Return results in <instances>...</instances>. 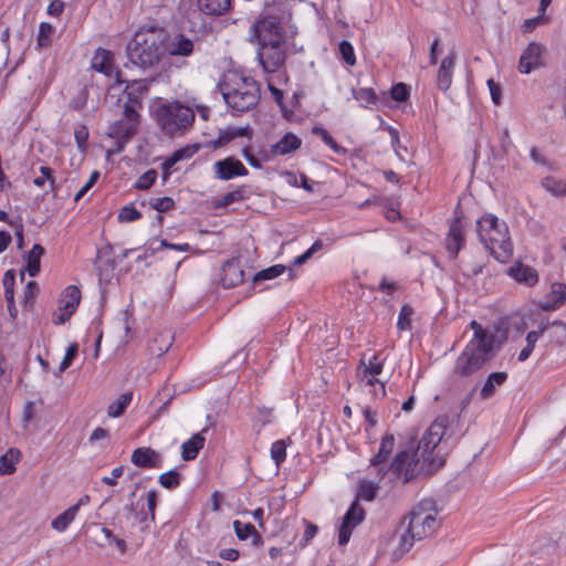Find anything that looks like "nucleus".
Segmentation results:
<instances>
[{"label": "nucleus", "mask_w": 566, "mask_h": 566, "mask_svg": "<svg viewBox=\"0 0 566 566\" xmlns=\"http://www.w3.org/2000/svg\"><path fill=\"white\" fill-rule=\"evenodd\" d=\"M167 33L160 28L139 30L127 43L126 54L128 61L143 70L157 67L166 52Z\"/></svg>", "instance_id": "nucleus-1"}, {"label": "nucleus", "mask_w": 566, "mask_h": 566, "mask_svg": "<svg viewBox=\"0 0 566 566\" xmlns=\"http://www.w3.org/2000/svg\"><path fill=\"white\" fill-rule=\"evenodd\" d=\"M430 501H422L403 518L400 524L402 530L400 534L398 549L405 554L408 553L416 541H421L432 535L440 526L436 513H430Z\"/></svg>", "instance_id": "nucleus-2"}, {"label": "nucleus", "mask_w": 566, "mask_h": 566, "mask_svg": "<svg viewBox=\"0 0 566 566\" xmlns=\"http://www.w3.org/2000/svg\"><path fill=\"white\" fill-rule=\"evenodd\" d=\"M459 418V415H440L430 424L413 451V458L406 470L405 483H409L420 473L419 454L424 457L429 451H434L443 438L455 434Z\"/></svg>", "instance_id": "nucleus-3"}, {"label": "nucleus", "mask_w": 566, "mask_h": 566, "mask_svg": "<svg viewBox=\"0 0 566 566\" xmlns=\"http://www.w3.org/2000/svg\"><path fill=\"white\" fill-rule=\"evenodd\" d=\"M285 11L283 2H266L249 29L251 43L285 41Z\"/></svg>", "instance_id": "nucleus-4"}, {"label": "nucleus", "mask_w": 566, "mask_h": 566, "mask_svg": "<svg viewBox=\"0 0 566 566\" xmlns=\"http://www.w3.org/2000/svg\"><path fill=\"white\" fill-rule=\"evenodd\" d=\"M496 337L471 339L455 360L454 374L470 377L483 368L495 355Z\"/></svg>", "instance_id": "nucleus-5"}, {"label": "nucleus", "mask_w": 566, "mask_h": 566, "mask_svg": "<svg viewBox=\"0 0 566 566\" xmlns=\"http://www.w3.org/2000/svg\"><path fill=\"white\" fill-rule=\"evenodd\" d=\"M154 118L160 129L172 137L190 128L195 122V112L175 101L159 105L154 112Z\"/></svg>", "instance_id": "nucleus-6"}, {"label": "nucleus", "mask_w": 566, "mask_h": 566, "mask_svg": "<svg viewBox=\"0 0 566 566\" xmlns=\"http://www.w3.org/2000/svg\"><path fill=\"white\" fill-rule=\"evenodd\" d=\"M219 87L227 105L240 113L254 108L260 101L259 85L251 77H243L235 88H231L228 83H220Z\"/></svg>", "instance_id": "nucleus-7"}, {"label": "nucleus", "mask_w": 566, "mask_h": 566, "mask_svg": "<svg viewBox=\"0 0 566 566\" xmlns=\"http://www.w3.org/2000/svg\"><path fill=\"white\" fill-rule=\"evenodd\" d=\"M284 42L285 41H271L266 43H255L258 45L256 56L264 72L274 73L283 65L286 57L283 48Z\"/></svg>", "instance_id": "nucleus-8"}, {"label": "nucleus", "mask_w": 566, "mask_h": 566, "mask_svg": "<svg viewBox=\"0 0 566 566\" xmlns=\"http://www.w3.org/2000/svg\"><path fill=\"white\" fill-rule=\"evenodd\" d=\"M547 49L538 42H531L522 52L518 60V71L522 74H530L531 72L545 66L544 55Z\"/></svg>", "instance_id": "nucleus-9"}, {"label": "nucleus", "mask_w": 566, "mask_h": 566, "mask_svg": "<svg viewBox=\"0 0 566 566\" xmlns=\"http://www.w3.org/2000/svg\"><path fill=\"white\" fill-rule=\"evenodd\" d=\"M365 515V510L359 505L356 499L343 516L342 524L338 528V544L340 546H345L349 542L354 528L364 521Z\"/></svg>", "instance_id": "nucleus-10"}, {"label": "nucleus", "mask_w": 566, "mask_h": 566, "mask_svg": "<svg viewBox=\"0 0 566 566\" xmlns=\"http://www.w3.org/2000/svg\"><path fill=\"white\" fill-rule=\"evenodd\" d=\"M154 81V77L125 81L122 78V72L119 70L115 73V83H126L124 93L127 95V99L137 104L139 108L142 107V96L148 93L149 84Z\"/></svg>", "instance_id": "nucleus-11"}, {"label": "nucleus", "mask_w": 566, "mask_h": 566, "mask_svg": "<svg viewBox=\"0 0 566 566\" xmlns=\"http://www.w3.org/2000/svg\"><path fill=\"white\" fill-rule=\"evenodd\" d=\"M214 177L220 180H231L235 177L247 176L249 174L245 166L235 157H227L213 164Z\"/></svg>", "instance_id": "nucleus-12"}, {"label": "nucleus", "mask_w": 566, "mask_h": 566, "mask_svg": "<svg viewBox=\"0 0 566 566\" xmlns=\"http://www.w3.org/2000/svg\"><path fill=\"white\" fill-rule=\"evenodd\" d=\"M395 447V437L392 433H386L381 438L378 452L370 459V465L376 469V475L382 480L387 474L386 462L389 459Z\"/></svg>", "instance_id": "nucleus-13"}, {"label": "nucleus", "mask_w": 566, "mask_h": 566, "mask_svg": "<svg viewBox=\"0 0 566 566\" xmlns=\"http://www.w3.org/2000/svg\"><path fill=\"white\" fill-rule=\"evenodd\" d=\"M221 283L224 289H231L244 281V271L239 259L226 261L221 268Z\"/></svg>", "instance_id": "nucleus-14"}, {"label": "nucleus", "mask_w": 566, "mask_h": 566, "mask_svg": "<svg viewBox=\"0 0 566 566\" xmlns=\"http://www.w3.org/2000/svg\"><path fill=\"white\" fill-rule=\"evenodd\" d=\"M486 249L494 251L495 244H499V248L505 253L509 254L512 250L511 239L509 237V229L504 221H502L499 226H496V230H493L492 233L485 238L480 240Z\"/></svg>", "instance_id": "nucleus-15"}, {"label": "nucleus", "mask_w": 566, "mask_h": 566, "mask_svg": "<svg viewBox=\"0 0 566 566\" xmlns=\"http://www.w3.org/2000/svg\"><path fill=\"white\" fill-rule=\"evenodd\" d=\"M130 461L138 468L155 469L161 467L163 458L150 447H140L133 451Z\"/></svg>", "instance_id": "nucleus-16"}, {"label": "nucleus", "mask_w": 566, "mask_h": 566, "mask_svg": "<svg viewBox=\"0 0 566 566\" xmlns=\"http://www.w3.org/2000/svg\"><path fill=\"white\" fill-rule=\"evenodd\" d=\"M464 235L462 224L459 218H455L450 224L446 239V248L451 259H457L459 252L464 245Z\"/></svg>", "instance_id": "nucleus-17"}, {"label": "nucleus", "mask_w": 566, "mask_h": 566, "mask_svg": "<svg viewBox=\"0 0 566 566\" xmlns=\"http://www.w3.org/2000/svg\"><path fill=\"white\" fill-rule=\"evenodd\" d=\"M457 53L450 51L449 54L441 61V65L437 75L438 88L446 92L452 83V72L455 65Z\"/></svg>", "instance_id": "nucleus-18"}, {"label": "nucleus", "mask_w": 566, "mask_h": 566, "mask_svg": "<svg viewBox=\"0 0 566 566\" xmlns=\"http://www.w3.org/2000/svg\"><path fill=\"white\" fill-rule=\"evenodd\" d=\"M166 52L172 56H190L195 50V43L182 33L176 34L166 45Z\"/></svg>", "instance_id": "nucleus-19"}, {"label": "nucleus", "mask_w": 566, "mask_h": 566, "mask_svg": "<svg viewBox=\"0 0 566 566\" xmlns=\"http://www.w3.org/2000/svg\"><path fill=\"white\" fill-rule=\"evenodd\" d=\"M197 8L206 15L219 17L231 10L232 0H197Z\"/></svg>", "instance_id": "nucleus-20"}, {"label": "nucleus", "mask_w": 566, "mask_h": 566, "mask_svg": "<svg viewBox=\"0 0 566 566\" xmlns=\"http://www.w3.org/2000/svg\"><path fill=\"white\" fill-rule=\"evenodd\" d=\"M507 273L517 282L524 283L527 286H533L538 281V274L536 270L521 262L515 263L513 266H511Z\"/></svg>", "instance_id": "nucleus-21"}, {"label": "nucleus", "mask_w": 566, "mask_h": 566, "mask_svg": "<svg viewBox=\"0 0 566 566\" xmlns=\"http://www.w3.org/2000/svg\"><path fill=\"white\" fill-rule=\"evenodd\" d=\"M137 126L130 125V123L126 122L124 118H120L108 127L107 135L112 138L118 139V144L128 143L137 133Z\"/></svg>", "instance_id": "nucleus-22"}, {"label": "nucleus", "mask_w": 566, "mask_h": 566, "mask_svg": "<svg viewBox=\"0 0 566 566\" xmlns=\"http://www.w3.org/2000/svg\"><path fill=\"white\" fill-rule=\"evenodd\" d=\"M412 458L413 453L410 454L408 450H400L394 457L390 464L388 467L386 465L387 473H390L394 476V479H399L402 476V482L405 483L406 470Z\"/></svg>", "instance_id": "nucleus-23"}, {"label": "nucleus", "mask_w": 566, "mask_h": 566, "mask_svg": "<svg viewBox=\"0 0 566 566\" xmlns=\"http://www.w3.org/2000/svg\"><path fill=\"white\" fill-rule=\"evenodd\" d=\"M208 428H203L201 432L195 433L189 440L185 441L181 446V458L185 461L195 460L200 450L205 446L206 438L203 437V432H206Z\"/></svg>", "instance_id": "nucleus-24"}, {"label": "nucleus", "mask_w": 566, "mask_h": 566, "mask_svg": "<svg viewBox=\"0 0 566 566\" xmlns=\"http://www.w3.org/2000/svg\"><path fill=\"white\" fill-rule=\"evenodd\" d=\"M14 282H15V273L13 270H8L2 279V284L4 287V297L7 302L8 312L12 319H15L18 316V308L14 302Z\"/></svg>", "instance_id": "nucleus-25"}, {"label": "nucleus", "mask_w": 566, "mask_h": 566, "mask_svg": "<svg viewBox=\"0 0 566 566\" xmlns=\"http://www.w3.org/2000/svg\"><path fill=\"white\" fill-rule=\"evenodd\" d=\"M302 145L301 138L293 133H286L276 144L271 146V154L283 156L297 150Z\"/></svg>", "instance_id": "nucleus-26"}, {"label": "nucleus", "mask_w": 566, "mask_h": 566, "mask_svg": "<svg viewBox=\"0 0 566 566\" xmlns=\"http://www.w3.org/2000/svg\"><path fill=\"white\" fill-rule=\"evenodd\" d=\"M252 128L250 126L244 127H228L219 132V136L211 143L214 149L221 148L237 137L251 136Z\"/></svg>", "instance_id": "nucleus-27"}, {"label": "nucleus", "mask_w": 566, "mask_h": 566, "mask_svg": "<svg viewBox=\"0 0 566 566\" xmlns=\"http://www.w3.org/2000/svg\"><path fill=\"white\" fill-rule=\"evenodd\" d=\"M92 67L105 75L112 74L113 55L111 51L98 48L92 59Z\"/></svg>", "instance_id": "nucleus-28"}, {"label": "nucleus", "mask_w": 566, "mask_h": 566, "mask_svg": "<svg viewBox=\"0 0 566 566\" xmlns=\"http://www.w3.org/2000/svg\"><path fill=\"white\" fill-rule=\"evenodd\" d=\"M45 249L36 243L25 255V271L30 276L34 277L40 273L41 270V258L44 255Z\"/></svg>", "instance_id": "nucleus-29"}, {"label": "nucleus", "mask_w": 566, "mask_h": 566, "mask_svg": "<svg viewBox=\"0 0 566 566\" xmlns=\"http://www.w3.org/2000/svg\"><path fill=\"white\" fill-rule=\"evenodd\" d=\"M507 380V374L505 371L491 373L480 392L482 399H490L496 391V386H502Z\"/></svg>", "instance_id": "nucleus-30"}, {"label": "nucleus", "mask_w": 566, "mask_h": 566, "mask_svg": "<svg viewBox=\"0 0 566 566\" xmlns=\"http://www.w3.org/2000/svg\"><path fill=\"white\" fill-rule=\"evenodd\" d=\"M21 451L17 448H10L0 457V474L10 475L15 472V464L21 459Z\"/></svg>", "instance_id": "nucleus-31"}, {"label": "nucleus", "mask_w": 566, "mask_h": 566, "mask_svg": "<svg viewBox=\"0 0 566 566\" xmlns=\"http://www.w3.org/2000/svg\"><path fill=\"white\" fill-rule=\"evenodd\" d=\"M81 302V291L75 285H69L62 293L60 300V310H69L73 313Z\"/></svg>", "instance_id": "nucleus-32"}, {"label": "nucleus", "mask_w": 566, "mask_h": 566, "mask_svg": "<svg viewBox=\"0 0 566 566\" xmlns=\"http://www.w3.org/2000/svg\"><path fill=\"white\" fill-rule=\"evenodd\" d=\"M502 221L494 214H485L480 218L476 222V232L480 238L489 237L493 230H496V226H499Z\"/></svg>", "instance_id": "nucleus-33"}, {"label": "nucleus", "mask_w": 566, "mask_h": 566, "mask_svg": "<svg viewBox=\"0 0 566 566\" xmlns=\"http://www.w3.org/2000/svg\"><path fill=\"white\" fill-rule=\"evenodd\" d=\"M286 271V266L283 264H275L272 266H269L266 269H263L259 272H256L252 277V284L253 286L258 285L259 283L275 279L280 275H282Z\"/></svg>", "instance_id": "nucleus-34"}, {"label": "nucleus", "mask_w": 566, "mask_h": 566, "mask_svg": "<svg viewBox=\"0 0 566 566\" xmlns=\"http://www.w3.org/2000/svg\"><path fill=\"white\" fill-rule=\"evenodd\" d=\"M77 514V506H70L63 513L57 515L51 523L52 527L57 532H64L74 521Z\"/></svg>", "instance_id": "nucleus-35"}, {"label": "nucleus", "mask_w": 566, "mask_h": 566, "mask_svg": "<svg viewBox=\"0 0 566 566\" xmlns=\"http://www.w3.org/2000/svg\"><path fill=\"white\" fill-rule=\"evenodd\" d=\"M552 295L553 302L547 301L542 304V308L545 311H551L556 308L558 305L563 304L566 301V284L564 283H554L552 285Z\"/></svg>", "instance_id": "nucleus-36"}, {"label": "nucleus", "mask_w": 566, "mask_h": 566, "mask_svg": "<svg viewBox=\"0 0 566 566\" xmlns=\"http://www.w3.org/2000/svg\"><path fill=\"white\" fill-rule=\"evenodd\" d=\"M133 392H125L118 397L116 401L111 403L107 408V415L113 418L120 417L128 405L132 402Z\"/></svg>", "instance_id": "nucleus-37"}, {"label": "nucleus", "mask_w": 566, "mask_h": 566, "mask_svg": "<svg viewBox=\"0 0 566 566\" xmlns=\"http://www.w3.org/2000/svg\"><path fill=\"white\" fill-rule=\"evenodd\" d=\"M40 291L39 284L35 281H29L24 287L21 305L23 310H32L36 295Z\"/></svg>", "instance_id": "nucleus-38"}, {"label": "nucleus", "mask_w": 566, "mask_h": 566, "mask_svg": "<svg viewBox=\"0 0 566 566\" xmlns=\"http://www.w3.org/2000/svg\"><path fill=\"white\" fill-rule=\"evenodd\" d=\"M353 97L360 103L363 107H368L369 105H376L378 97L376 92L373 88H359L352 90Z\"/></svg>", "instance_id": "nucleus-39"}, {"label": "nucleus", "mask_w": 566, "mask_h": 566, "mask_svg": "<svg viewBox=\"0 0 566 566\" xmlns=\"http://www.w3.org/2000/svg\"><path fill=\"white\" fill-rule=\"evenodd\" d=\"M543 187L556 197L566 196V181L555 177H546L542 181Z\"/></svg>", "instance_id": "nucleus-40"}, {"label": "nucleus", "mask_w": 566, "mask_h": 566, "mask_svg": "<svg viewBox=\"0 0 566 566\" xmlns=\"http://www.w3.org/2000/svg\"><path fill=\"white\" fill-rule=\"evenodd\" d=\"M421 460L423 461L422 465H427V472L429 474L434 473L440 468H442L444 465V463H446V459L443 457L438 455V454L434 455V451H429L428 454H426L424 457H421L419 454V462Z\"/></svg>", "instance_id": "nucleus-41"}, {"label": "nucleus", "mask_w": 566, "mask_h": 566, "mask_svg": "<svg viewBox=\"0 0 566 566\" xmlns=\"http://www.w3.org/2000/svg\"><path fill=\"white\" fill-rule=\"evenodd\" d=\"M312 134L317 135L322 140L329 146L336 154H345L346 149L336 143V140L329 135V133L322 126H314Z\"/></svg>", "instance_id": "nucleus-42"}, {"label": "nucleus", "mask_w": 566, "mask_h": 566, "mask_svg": "<svg viewBox=\"0 0 566 566\" xmlns=\"http://www.w3.org/2000/svg\"><path fill=\"white\" fill-rule=\"evenodd\" d=\"M78 353V345L76 343H72L66 348L64 358L62 359L59 369L53 371V375L59 377L63 371H65L75 359L76 355Z\"/></svg>", "instance_id": "nucleus-43"}, {"label": "nucleus", "mask_w": 566, "mask_h": 566, "mask_svg": "<svg viewBox=\"0 0 566 566\" xmlns=\"http://www.w3.org/2000/svg\"><path fill=\"white\" fill-rule=\"evenodd\" d=\"M158 482L168 490H174L180 485L181 475L177 470L172 469L159 475Z\"/></svg>", "instance_id": "nucleus-44"}, {"label": "nucleus", "mask_w": 566, "mask_h": 566, "mask_svg": "<svg viewBox=\"0 0 566 566\" xmlns=\"http://www.w3.org/2000/svg\"><path fill=\"white\" fill-rule=\"evenodd\" d=\"M378 488V484L371 481L359 482L357 490V499L363 497L368 502L374 501L376 499Z\"/></svg>", "instance_id": "nucleus-45"}, {"label": "nucleus", "mask_w": 566, "mask_h": 566, "mask_svg": "<svg viewBox=\"0 0 566 566\" xmlns=\"http://www.w3.org/2000/svg\"><path fill=\"white\" fill-rule=\"evenodd\" d=\"M549 337L556 344H564L566 342V324L562 321H554L549 323Z\"/></svg>", "instance_id": "nucleus-46"}, {"label": "nucleus", "mask_w": 566, "mask_h": 566, "mask_svg": "<svg viewBox=\"0 0 566 566\" xmlns=\"http://www.w3.org/2000/svg\"><path fill=\"white\" fill-rule=\"evenodd\" d=\"M148 203L151 209L159 213L168 212L175 208V201L170 197L150 198Z\"/></svg>", "instance_id": "nucleus-47"}, {"label": "nucleus", "mask_w": 566, "mask_h": 566, "mask_svg": "<svg viewBox=\"0 0 566 566\" xmlns=\"http://www.w3.org/2000/svg\"><path fill=\"white\" fill-rule=\"evenodd\" d=\"M413 315V308L409 304L402 305L400 308L397 327L400 331L411 329V316Z\"/></svg>", "instance_id": "nucleus-48"}, {"label": "nucleus", "mask_w": 566, "mask_h": 566, "mask_svg": "<svg viewBox=\"0 0 566 566\" xmlns=\"http://www.w3.org/2000/svg\"><path fill=\"white\" fill-rule=\"evenodd\" d=\"M137 107H138L137 104H134L127 99V102L124 104L122 118H124L126 122L130 123V125H135L138 127L140 115L137 111Z\"/></svg>", "instance_id": "nucleus-49"}, {"label": "nucleus", "mask_w": 566, "mask_h": 566, "mask_svg": "<svg viewBox=\"0 0 566 566\" xmlns=\"http://www.w3.org/2000/svg\"><path fill=\"white\" fill-rule=\"evenodd\" d=\"M271 458L277 467L286 459V443L284 440H277L272 443Z\"/></svg>", "instance_id": "nucleus-50"}, {"label": "nucleus", "mask_w": 566, "mask_h": 566, "mask_svg": "<svg viewBox=\"0 0 566 566\" xmlns=\"http://www.w3.org/2000/svg\"><path fill=\"white\" fill-rule=\"evenodd\" d=\"M54 32L53 27L50 23L42 22L39 27L38 34V46L46 48L51 44V36Z\"/></svg>", "instance_id": "nucleus-51"}, {"label": "nucleus", "mask_w": 566, "mask_h": 566, "mask_svg": "<svg viewBox=\"0 0 566 566\" xmlns=\"http://www.w3.org/2000/svg\"><path fill=\"white\" fill-rule=\"evenodd\" d=\"M157 179V171L155 169H149L144 172L135 182V188L139 190L149 189Z\"/></svg>", "instance_id": "nucleus-52"}, {"label": "nucleus", "mask_w": 566, "mask_h": 566, "mask_svg": "<svg viewBox=\"0 0 566 566\" xmlns=\"http://www.w3.org/2000/svg\"><path fill=\"white\" fill-rule=\"evenodd\" d=\"M244 198L242 189H235L233 191L227 192L216 202V208L228 207L229 205L240 201Z\"/></svg>", "instance_id": "nucleus-53"}, {"label": "nucleus", "mask_w": 566, "mask_h": 566, "mask_svg": "<svg viewBox=\"0 0 566 566\" xmlns=\"http://www.w3.org/2000/svg\"><path fill=\"white\" fill-rule=\"evenodd\" d=\"M390 96L398 103L406 102L410 96L408 85L402 82L395 84L390 90Z\"/></svg>", "instance_id": "nucleus-54"}, {"label": "nucleus", "mask_w": 566, "mask_h": 566, "mask_svg": "<svg viewBox=\"0 0 566 566\" xmlns=\"http://www.w3.org/2000/svg\"><path fill=\"white\" fill-rule=\"evenodd\" d=\"M338 51L346 64L354 65L356 63L354 48L349 41L343 40L338 45Z\"/></svg>", "instance_id": "nucleus-55"}, {"label": "nucleus", "mask_w": 566, "mask_h": 566, "mask_svg": "<svg viewBox=\"0 0 566 566\" xmlns=\"http://www.w3.org/2000/svg\"><path fill=\"white\" fill-rule=\"evenodd\" d=\"M90 133L88 128L85 125H77L74 129V138L75 143L77 145V148L81 151H86L87 149V139H88Z\"/></svg>", "instance_id": "nucleus-56"}, {"label": "nucleus", "mask_w": 566, "mask_h": 566, "mask_svg": "<svg viewBox=\"0 0 566 566\" xmlns=\"http://www.w3.org/2000/svg\"><path fill=\"white\" fill-rule=\"evenodd\" d=\"M233 528H234L237 537L240 541H245L251 536V534L254 533L255 527L251 523L244 524V523L240 522L239 520H235L233 522Z\"/></svg>", "instance_id": "nucleus-57"}, {"label": "nucleus", "mask_w": 566, "mask_h": 566, "mask_svg": "<svg viewBox=\"0 0 566 566\" xmlns=\"http://www.w3.org/2000/svg\"><path fill=\"white\" fill-rule=\"evenodd\" d=\"M200 147L201 145L198 143L189 144L186 145L185 147L175 150L172 155L177 159V161L189 159L199 151Z\"/></svg>", "instance_id": "nucleus-58"}, {"label": "nucleus", "mask_w": 566, "mask_h": 566, "mask_svg": "<svg viewBox=\"0 0 566 566\" xmlns=\"http://www.w3.org/2000/svg\"><path fill=\"white\" fill-rule=\"evenodd\" d=\"M549 322H542L536 331H531L526 335V346L534 349L538 338L548 331Z\"/></svg>", "instance_id": "nucleus-59"}, {"label": "nucleus", "mask_w": 566, "mask_h": 566, "mask_svg": "<svg viewBox=\"0 0 566 566\" xmlns=\"http://www.w3.org/2000/svg\"><path fill=\"white\" fill-rule=\"evenodd\" d=\"M142 218V213L133 206H125L118 213L120 222H132Z\"/></svg>", "instance_id": "nucleus-60"}, {"label": "nucleus", "mask_w": 566, "mask_h": 566, "mask_svg": "<svg viewBox=\"0 0 566 566\" xmlns=\"http://www.w3.org/2000/svg\"><path fill=\"white\" fill-rule=\"evenodd\" d=\"M548 21V18H542V17H534L531 19L524 20L521 29L523 33H531L533 32L537 27L545 24Z\"/></svg>", "instance_id": "nucleus-61"}, {"label": "nucleus", "mask_w": 566, "mask_h": 566, "mask_svg": "<svg viewBox=\"0 0 566 566\" xmlns=\"http://www.w3.org/2000/svg\"><path fill=\"white\" fill-rule=\"evenodd\" d=\"M10 226L14 228V235L17 238V248L22 249L23 244H24V241H23L24 227H23L22 218L18 217L15 219V221H10Z\"/></svg>", "instance_id": "nucleus-62"}, {"label": "nucleus", "mask_w": 566, "mask_h": 566, "mask_svg": "<svg viewBox=\"0 0 566 566\" xmlns=\"http://www.w3.org/2000/svg\"><path fill=\"white\" fill-rule=\"evenodd\" d=\"M364 376L371 375L377 376L382 371V363L378 360V356L374 355L369 360L368 365H364Z\"/></svg>", "instance_id": "nucleus-63"}, {"label": "nucleus", "mask_w": 566, "mask_h": 566, "mask_svg": "<svg viewBox=\"0 0 566 566\" xmlns=\"http://www.w3.org/2000/svg\"><path fill=\"white\" fill-rule=\"evenodd\" d=\"M470 327L474 331L472 339H484L489 337H495V334L484 328L476 321H471Z\"/></svg>", "instance_id": "nucleus-64"}]
</instances>
